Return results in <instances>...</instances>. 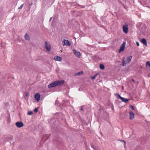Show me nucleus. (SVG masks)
<instances>
[{"mask_svg": "<svg viewBox=\"0 0 150 150\" xmlns=\"http://www.w3.org/2000/svg\"><path fill=\"white\" fill-rule=\"evenodd\" d=\"M128 26V25L126 23H125V25H123L122 28L123 31L125 34L127 33L129 31Z\"/></svg>", "mask_w": 150, "mask_h": 150, "instance_id": "nucleus-3", "label": "nucleus"}, {"mask_svg": "<svg viewBox=\"0 0 150 150\" xmlns=\"http://www.w3.org/2000/svg\"><path fill=\"white\" fill-rule=\"evenodd\" d=\"M52 19V17H51L50 18V21Z\"/></svg>", "mask_w": 150, "mask_h": 150, "instance_id": "nucleus-33", "label": "nucleus"}, {"mask_svg": "<svg viewBox=\"0 0 150 150\" xmlns=\"http://www.w3.org/2000/svg\"><path fill=\"white\" fill-rule=\"evenodd\" d=\"M132 81H133V82L135 81V80L134 79H132Z\"/></svg>", "mask_w": 150, "mask_h": 150, "instance_id": "nucleus-32", "label": "nucleus"}, {"mask_svg": "<svg viewBox=\"0 0 150 150\" xmlns=\"http://www.w3.org/2000/svg\"><path fill=\"white\" fill-rule=\"evenodd\" d=\"M25 38L27 40H30V38L27 33H26L25 35Z\"/></svg>", "mask_w": 150, "mask_h": 150, "instance_id": "nucleus-13", "label": "nucleus"}, {"mask_svg": "<svg viewBox=\"0 0 150 150\" xmlns=\"http://www.w3.org/2000/svg\"><path fill=\"white\" fill-rule=\"evenodd\" d=\"M98 75V74H97L95 75V76L91 77V78L92 79H95L96 76Z\"/></svg>", "mask_w": 150, "mask_h": 150, "instance_id": "nucleus-18", "label": "nucleus"}, {"mask_svg": "<svg viewBox=\"0 0 150 150\" xmlns=\"http://www.w3.org/2000/svg\"><path fill=\"white\" fill-rule=\"evenodd\" d=\"M51 46L50 45H47V51H49L50 50H51Z\"/></svg>", "mask_w": 150, "mask_h": 150, "instance_id": "nucleus-20", "label": "nucleus"}, {"mask_svg": "<svg viewBox=\"0 0 150 150\" xmlns=\"http://www.w3.org/2000/svg\"><path fill=\"white\" fill-rule=\"evenodd\" d=\"M63 46L66 45L67 46H70L71 45V42L68 40L64 39L62 41Z\"/></svg>", "mask_w": 150, "mask_h": 150, "instance_id": "nucleus-6", "label": "nucleus"}, {"mask_svg": "<svg viewBox=\"0 0 150 150\" xmlns=\"http://www.w3.org/2000/svg\"><path fill=\"white\" fill-rule=\"evenodd\" d=\"M23 4H22L20 6V7L18 8V9H21L23 7Z\"/></svg>", "mask_w": 150, "mask_h": 150, "instance_id": "nucleus-25", "label": "nucleus"}, {"mask_svg": "<svg viewBox=\"0 0 150 150\" xmlns=\"http://www.w3.org/2000/svg\"><path fill=\"white\" fill-rule=\"evenodd\" d=\"M117 93L116 94V95H117V96H118V97H119V95H118V94H117Z\"/></svg>", "mask_w": 150, "mask_h": 150, "instance_id": "nucleus-34", "label": "nucleus"}, {"mask_svg": "<svg viewBox=\"0 0 150 150\" xmlns=\"http://www.w3.org/2000/svg\"><path fill=\"white\" fill-rule=\"evenodd\" d=\"M136 43V44H137V46H139V42H137Z\"/></svg>", "mask_w": 150, "mask_h": 150, "instance_id": "nucleus-27", "label": "nucleus"}, {"mask_svg": "<svg viewBox=\"0 0 150 150\" xmlns=\"http://www.w3.org/2000/svg\"><path fill=\"white\" fill-rule=\"evenodd\" d=\"M146 66L148 65L150 67V61H147L146 63Z\"/></svg>", "mask_w": 150, "mask_h": 150, "instance_id": "nucleus-17", "label": "nucleus"}, {"mask_svg": "<svg viewBox=\"0 0 150 150\" xmlns=\"http://www.w3.org/2000/svg\"><path fill=\"white\" fill-rule=\"evenodd\" d=\"M38 110V108H35L34 109V111L35 112H37Z\"/></svg>", "mask_w": 150, "mask_h": 150, "instance_id": "nucleus-16", "label": "nucleus"}, {"mask_svg": "<svg viewBox=\"0 0 150 150\" xmlns=\"http://www.w3.org/2000/svg\"><path fill=\"white\" fill-rule=\"evenodd\" d=\"M64 83V81L63 80L55 81L48 85V87L50 88L54 87L61 86Z\"/></svg>", "mask_w": 150, "mask_h": 150, "instance_id": "nucleus-1", "label": "nucleus"}, {"mask_svg": "<svg viewBox=\"0 0 150 150\" xmlns=\"http://www.w3.org/2000/svg\"><path fill=\"white\" fill-rule=\"evenodd\" d=\"M81 110H83V108H81Z\"/></svg>", "mask_w": 150, "mask_h": 150, "instance_id": "nucleus-31", "label": "nucleus"}, {"mask_svg": "<svg viewBox=\"0 0 150 150\" xmlns=\"http://www.w3.org/2000/svg\"><path fill=\"white\" fill-rule=\"evenodd\" d=\"M33 5V3L31 2V4L29 5V7H30V6H32Z\"/></svg>", "mask_w": 150, "mask_h": 150, "instance_id": "nucleus-28", "label": "nucleus"}, {"mask_svg": "<svg viewBox=\"0 0 150 150\" xmlns=\"http://www.w3.org/2000/svg\"><path fill=\"white\" fill-rule=\"evenodd\" d=\"M15 125L18 128H21L24 126L23 123L21 121H18L15 123Z\"/></svg>", "mask_w": 150, "mask_h": 150, "instance_id": "nucleus-5", "label": "nucleus"}, {"mask_svg": "<svg viewBox=\"0 0 150 150\" xmlns=\"http://www.w3.org/2000/svg\"><path fill=\"white\" fill-rule=\"evenodd\" d=\"M126 45L125 42H123L122 44L121 45L120 48L119 50V52L120 53L121 52H123L124 51Z\"/></svg>", "mask_w": 150, "mask_h": 150, "instance_id": "nucleus-4", "label": "nucleus"}, {"mask_svg": "<svg viewBox=\"0 0 150 150\" xmlns=\"http://www.w3.org/2000/svg\"><path fill=\"white\" fill-rule=\"evenodd\" d=\"M46 50H47V49H46Z\"/></svg>", "mask_w": 150, "mask_h": 150, "instance_id": "nucleus-35", "label": "nucleus"}, {"mask_svg": "<svg viewBox=\"0 0 150 150\" xmlns=\"http://www.w3.org/2000/svg\"><path fill=\"white\" fill-rule=\"evenodd\" d=\"M132 56L127 57L125 60V58L124 57L122 62V65L124 66H125L126 64L129 63L132 59Z\"/></svg>", "mask_w": 150, "mask_h": 150, "instance_id": "nucleus-2", "label": "nucleus"}, {"mask_svg": "<svg viewBox=\"0 0 150 150\" xmlns=\"http://www.w3.org/2000/svg\"><path fill=\"white\" fill-rule=\"evenodd\" d=\"M45 48L47 49V41L45 42Z\"/></svg>", "mask_w": 150, "mask_h": 150, "instance_id": "nucleus-26", "label": "nucleus"}, {"mask_svg": "<svg viewBox=\"0 0 150 150\" xmlns=\"http://www.w3.org/2000/svg\"><path fill=\"white\" fill-rule=\"evenodd\" d=\"M130 107L131 108L132 110H134V108L133 106L132 105H130Z\"/></svg>", "mask_w": 150, "mask_h": 150, "instance_id": "nucleus-23", "label": "nucleus"}, {"mask_svg": "<svg viewBox=\"0 0 150 150\" xmlns=\"http://www.w3.org/2000/svg\"><path fill=\"white\" fill-rule=\"evenodd\" d=\"M33 114V112L32 111H29L28 112L27 114L28 115H31Z\"/></svg>", "mask_w": 150, "mask_h": 150, "instance_id": "nucleus-15", "label": "nucleus"}, {"mask_svg": "<svg viewBox=\"0 0 150 150\" xmlns=\"http://www.w3.org/2000/svg\"><path fill=\"white\" fill-rule=\"evenodd\" d=\"M74 54L77 57H79L81 56V53L79 52L76 51V50H74Z\"/></svg>", "mask_w": 150, "mask_h": 150, "instance_id": "nucleus-11", "label": "nucleus"}, {"mask_svg": "<svg viewBox=\"0 0 150 150\" xmlns=\"http://www.w3.org/2000/svg\"><path fill=\"white\" fill-rule=\"evenodd\" d=\"M129 118L130 120L133 119L134 117V114L132 112H129Z\"/></svg>", "mask_w": 150, "mask_h": 150, "instance_id": "nucleus-9", "label": "nucleus"}, {"mask_svg": "<svg viewBox=\"0 0 150 150\" xmlns=\"http://www.w3.org/2000/svg\"><path fill=\"white\" fill-rule=\"evenodd\" d=\"M9 115V117H8V118L7 122H8L9 123L10 122L11 120L10 117L9 115Z\"/></svg>", "mask_w": 150, "mask_h": 150, "instance_id": "nucleus-21", "label": "nucleus"}, {"mask_svg": "<svg viewBox=\"0 0 150 150\" xmlns=\"http://www.w3.org/2000/svg\"><path fill=\"white\" fill-rule=\"evenodd\" d=\"M99 67L100 68L102 69H105L104 66L103 64H101L100 65Z\"/></svg>", "mask_w": 150, "mask_h": 150, "instance_id": "nucleus-14", "label": "nucleus"}, {"mask_svg": "<svg viewBox=\"0 0 150 150\" xmlns=\"http://www.w3.org/2000/svg\"><path fill=\"white\" fill-rule=\"evenodd\" d=\"M119 141H120V142H123L124 143V146H125V142L123 140H119Z\"/></svg>", "mask_w": 150, "mask_h": 150, "instance_id": "nucleus-22", "label": "nucleus"}, {"mask_svg": "<svg viewBox=\"0 0 150 150\" xmlns=\"http://www.w3.org/2000/svg\"><path fill=\"white\" fill-rule=\"evenodd\" d=\"M10 139H13V136H11V137H10Z\"/></svg>", "mask_w": 150, "mask_h": 150, "instance_id": "nucleus-30", "label": "nucleus"}, {"mask_svg": "<svg viewBox=\"0 0 150 150\" xmlns=\"http://www.w3.org/2000/svg\"><path fill=\"white\" fill-rule=\"evenodd\" d=\"M16 68L18 69H22V67H21V65H19L18 66V67H16Z\"/></svg>", "mask_w": 150, "mask_h": 150, "instance_id": "nucleus-24", "label": "nucleus"}, {"mask_svg": "<svg viewBox=\"0 0 150 150\" xmlns=\"http://www.w3.org/2000/svg\"><path fill=\"white\" fill-rule=\"evenodd\" d=\"M29 95H28V93H27L26 94V96H28Z\"/></svg>", "mask_w": 150, "mask_h": 150, "instance_id": "nucleus-29", "label": "nucleus"}, {"mask_svg": "<svg viewBox=\"0 0 150 150\" xmlns=\"http://www.w3.org/2000/svg\"><path fill=\"white\" fill-rule=\"evenodd\" d=\"M34 97L36 100L38 101L40 100V95L39 93H37L35 95Z\"/></svg>", "mask_w": 150, "mask_h": 150, "instance_id": "nucleus-8", "label": "nucleus"}, {"mask_svg": "<svg viewBox=\"0 0 150 150\" xmlns=\"http://www.w3.org/2000/svg\"><path fill=\"white\" fill-rule=\"evenodd\" d=\"M141 42L144 44V45H147V42L146 40L144 38H143L141 40Z\"/></svg>", "mask_w": 150, "mask_h": 150, "instance_id": "nucleus-12", "label": "nucleus"}, {"mask_svg": "<svg viewBox=\"0 0 150 150\" xmlns=\"http://www.w3.org/2000/svg\"><path fill=\"white\" fill-rule=\"evenodd\" d=\"M54 59H55V61H57L60 62L62 61V58L61 57H60L56 56L54 57Z\"/></svg>", "mask_w": 150, "mask_h": 150, "instance_id": "nucleus-10", "label": "nucleus"}, {"mask_svg": "<svg viewBox=\"0 0 150 150\" xmlns=\"http://www.w3.org/2000/svg\"><path fill=\"white\" fill-rule=\"evenodd\" d=\"M117 94L119 95V98L122 100V102H124L125 103H127L129 100V99H126L125 98H123L121 97L119 94V93H117Z\"/></svg>", "mask_w": 150, "mask_h": 150, "instance_id": "nucleus-7", "label": "nucleus"}, {"mask_svg": "<svg viewBox=\"0 0 150 150\" xmlns=\"http://www.w3.org/2000/svg\"><path fill=\"white\" fill-rule=\"evenodd\" d=\"M83 74V72L82 71H80V72H79L77 74H76V75H80V74Z\"/></svg>", "mask_w": 150, "mask_h": 150, "instance_id": "nucleus-19", "label": "nucleus"}]
</instances>
